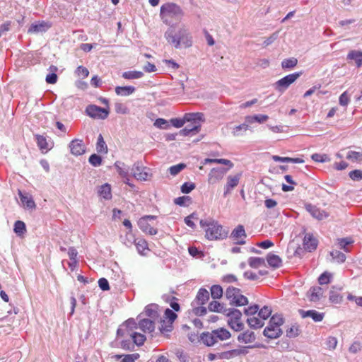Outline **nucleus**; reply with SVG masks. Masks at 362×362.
<instances>
[{"label":"nucleus","mask_w":362,"mask_h":362,"mask_svg":"<svg viewBox=\"0 0 362 362\" xmlns=\"http://www.w3.org/2000/svg\"><path fill=\"white\" fill-rule=\"evenodd\" d=\"M164 37L167 42L176 49L189 48L193 45L192 35L189 29L183 25L177 28H169L165 32Z\"/></svg>","instance_id":"obj_1"},{"label":"nucleus","mask_w":362,"mask_h":362,"mask_svg":"<svg viewBox=\"0 0 362 362\" xmlns=\"http://www.w3.org/2000/svg\"><path fill=\"white\" fill-rule=\"evenodd\" d=\"M159 16L162 22L171 28L182 21L185 11L180 5L167 2L160 6Z\"/></svg>","instance_id":"obj_2"},{"label":"nucleus","mask_w":362,"mask_h":362,"mask_svg":"<svg viewBox=\"0 0 362 362\" xmlns=\"http://www.w3.org/2000/svg\"><path fill=\"white\" fill-rule=\"evenodd\" d=\"M199 223L202 228H205V237L209 240H222L228 237V230L216 221L202 219Z\"/></svg>","instance_id":"obj_3"},{"label":"nucleus","mask_w":362,"mask_h":362,"mask_svg":"<svg viewBox=\"0 0 362 362\" xmlns=\"http://www.w3.org/2000/svg\"><path fill=\"white\" fill-rule=\"evenodd\" d=\"M284 322V320L281 315H274L270 318L268 326L264 329V335L269 339H276L279 337L282 334L280 326L282 325Z\"/></svg>","instance_id":"obj_4"},{"label":"nucleus","mask_w":362,"mask_h":362,"mask_svg":"<svg viewBox=\"0 0 362 362\" xmlns=\"http://www.w3.org/2000/svg\"><path fill=\"white\" fill-rule=\"evenodd\" d=\"M225 296L228 300L229 304L233 306L246 305L249 303L247 298L241 293L240 289L233 286L226 288Z\"/></svg>","instance_id":"obj_5"},{"label":"nucleus","mask_w":362,"mask_h":362,"mask_svg":"<svg viewBox=\"0 0 362 362\" xmlns=\"http://www.w3.org/2000/svg\"><path fill=\"white\" fill-rule=\"evenodd\" d=\"M225 315L229 317L228 324L231 329L235 332L241 331L244 329V323L241 321L242 313L236 308H228Z\"/></svg>","instance_id":"obj_6"},{"label":"nucleus","mask_w":362,"mask_h":362,"mask_svg":"<svg viewBox=\"0 0 362 362\" xmlns=\"http://www.w3.org/2000/svg\"><path fill=\"white\" fill-rule=\"evenodd\" d=\"M133 176L140 181H146L152 177L151 169L142 165L141 162H136L132 168Z\"/></svg>","instance_id":"obj_7"},{"label":"nucleus","mask_w":362,"mask_h":362,"mask_svg":"<svg viewBox=\"0 0 362 362\" xmlns=\"http://www.w3.org/2000/svg\"><path fill=\"white\" fill-rule=\"evenodd\" d=\"M301 74V72H296L283 77L274 83L275 89L279 92L283 93L291 84L294 83Z\"/></svg>","instance_id":"obj_8"},{"label":"nucleus","mask_w":362,"mask_h":362,"mask_svg":"<svg viewBox=\"0 0 362 362\" xmlns=\"http://www.w3.org/2000/svg\"><path fill=\"white\" fill-rule=\"evenodd\" d=\"M86 112L87 115L92 118L102 119H106L109 115V111L107 109L95 105H89L86 107Z\"/></svg>","instance_id":"obj_9"},{"label":"nucleus","mask_w":362,"mask_h":362,"mask_svg":"<svg viewBox=\"0 0 362 362\" xmlns=\"http://www.w3.org/2000/svg\"><path fill=\"white\" fill-rule=\"evenodd\" d=\"M228 171V168L219 167L214 168L211 170L208 175V182L209 184H216L223 179L224 175Z\"/></svg>","instance_id":"obj_10"},{"label":"nucleus","mask_w":362,"mask_h":362,"mask_svg":"<svg viewBox=\"0 0 362 362\" xmlns=\"http://www.w3.org/2000/svg\"><path fill=\"white\" fill-rule=\"evenodd\" d=\"M52 24L49 21H41L35 22L29 27L28 33L30 34L42 33L47 31Z\"/></svg>","instance_id":"obj_11"},{"label":"nucleus","mask_w":362,"mask_h":362,"mask_svg":"<svg viewBox=\"0 0 362 362\" xmlns=\"http://www.w3.org/2000/svg\"><path fill=\"white\" fill-rule=\"evenodd\" d=\"M241 176V173H238L235 175H229L227 177V182L224 187V197H226L228 194H230L231 191L238 185Z\"/></svg>","instance_id":"obj_12"},{"label":"nucleus","mask_w":362,"mask_h":362,"mask_svg":"<svg viewBox=\"0 0 362 362\" xmlns=\"http://www.w3.org/2000/svg\"><path fill=\"white\" fill-rule=\"evenodd\" d=\"M247 237L244 226L238 225L231 233L230 238L235 241L236 244L244 245L245 240H244Z\"/></svg>","instance_id":"obj_13"},{"label":"nucleus","mask_w":362,"mask_h":362,"mask_svg":"<svg viewBox=\"0 0 362 362\" xmlns=\"http://www.w3.org/2000/svg\"><path fill=\"white\" fill-rule=\"evenodd\" d=\"M18 195L22 205L25 209L30 210L35 209L36 204L31 194L27 192H23L19 190Z\"/></svg>","instance_id":"obj_14"},{"label":"nucleus","mask_w":362,"mask_h":362,"mask_svg":"<svg viewBox=\"0 0 362 362\" xmlns=\"http://www.w3.org/2000/svg\"><path fill=\"white\" fill-rule=\"evenodd\" d=\"M305 209L307 211H308L310 215L317 219V220H322L324 218H326L329 216L328 213H327L324 210H321L319 208H317L316 206L313 205L311 204H308L305 205Z\"/></svg>","instance_id":"obj_15"},{"label":"nucleus","mask_w":362,"mask_h":362,"mask_svg":"<svg viewBox=\"0 0 362 362\" xmlns=\"http://www.w3.org/2000/svg\"><path fill=\"white\" fill-rule=\"evenodd\" d=\"M209 299V292L204 288H201L196 296L195 299L192 303V306L203 305Z\"/></svg>","instance_id":"obj_16"},{"label":"nucleus","mask_w":362,"mask_h":362,"mask_svg":"<svg viewBox=\"0 0 362 362\" xmlns=\"http://www.w3.org/2000/svg\"><path fill=\"white\" fill-rule=\"evenodd\" d=\"M71 153L74 156H81L85 153V147L82 140L74 139L69 144Z\"/></svg>","instance_id":"obj_17"},{"label":"nucleus","mask_w":362,"mask_h":362,"mask_svg":"<svg viewBox=\"0 0 362 362\" xmlns=\"http://www.w3.org/2000/svg\"><path fill=\"white\" fill-rule=\"evenodd\" d=\"M323 288L320 286L311 287L307 293V296L312 302L319 301L323 296Z\"/></svg>","instance_id":"obj_18"},{"label":"nucleus","mask_w":362,"mask_h":362,"mask_svg":"<svg viewBox=\"0 0 362 362\" xmlns=\"http://www.w3.org/2000/svg\"><path fill=\"white\" fill-rule=\"evenodd\" d=\"M299 313L303 318L311 317L315 322H320L323 320L324 313H319L315 310H310L305 311L303 310H299Z\"/></svg>","instance_id":"obj_19"},{"label":"nucleus","mask_w":362,"mask_h":362,"mask_svg":"<svg viewBox=\"0 0 362 362\" xmlns=\"http://www.w3.org/2000/svg\"><path fill=\"white\" fill-rule=\"evenodd\" d=\"M317 240L313 235L306 234L303 239V245L306 250L312 252L317 247Z\"/></svg>","instance_id":"obj_20"},{"label":"nucleus","mask_w":362,"mask_h":362,"mask_svg":"<svg viewBox=\"0 0 362 362\" xmlns=\"http://www.w3.org/2000/svg\"><path fill=\"white\" fill-rule=\"evenodd\" d=\"M215 344L220 341H224L231 337L230 332L225 328H218L213 330Z\"/></svg>","instance_id":"obj_21"},{"label":"nucleus","mask_w":362,"mask_h":362,"mask_svg":"<svg viewBox=\"0 0 362 362\" xmlns=\"http://www.w3.org/2000/svg\"><path fill=\"white\" fill-rule=\"evenodd\" d=\"M200 124H189L185 127L180 131V134L187 136L191 135H195L200 130Z\"/></svg>","instance_id":"obj_22"},{"label":"nucleus","mask_w":362,"mask_h":362,"mask_svg":"<svg viewBox=\"0 0 362 362\" xmlns=\"http://www.w3.org/2000/svg\"><path fill=\"white\" fill-rule=\"evenodd\" d=\"M341 286H332L329 291V300L333 303H340L343 300V296L339 293V291L341 290Z\"/></svg>","instance_id":"obj_23"},{"label":"nucleus","mask_w":362,"mask_h":362,"mask_svg":"<svg viewBox=\"0 0 362 362\" xmlns=\"http://www.w3.org/2000/svg\"><path fill=\"white\" fill-rule=\"evenodd\" d=\"M183 117L185 122H190L191 124H199V122L204 120V114L202 112L186 113Z\"/></svg>","instance_id":"obj_24"},{"label":"nucleus","mask_w":362,"mask_h":362,"mask_svg":"<svg viewBox=\"0 0 362 362\" xmlns=\"http://www.w3.org/2000/svg\"><path fill=\"white\" fill-rule=\"evenodd\" d=\"M144 313L147 317H150V319L156 320L159 317L158 305L154 303L146 305Z\"/></svg>","instance_id":"obj_25"},{"label":"nucleus","mask_w":362,"mask_h":362,"mask_svg":"<svg viewBox=\"0 0 362 362\" xmlns=\"http://www.w3.org/2000/svg\"><path fill=\"white\" fill-rule=\"evenodd\" d=\"M139 328L144 332H152L155 329L154 320L151 319H143L139 322Z\"/></svg>","instance_id":"obj_26"},{"label":"nucleus","mask_w":362,"mask_h":362,"mask_svg":"<svg viewBox=\"0 0 362 362\" xmlns=\"http://www.w3.org/2000/svg\"><path fill=\"white\" fill-rule=\"evenodd\" d=\"M138 226L144 233L149 235H156L158 233L157 229L151 227L148 221H146L144 218H140L138 221Z\"/></svg>","instance_id":"obj_27"},{"label":"nucleus","mask_w":362,"mask_h":362,"mask_svg":"<svg viewBox=\"0 0 362 362\" xmlns=\"http://www.w3.org/2000/svg\"><path fill=\"white\" fill-rule=\"evenodd\" d=\"M237 339L239 342L248 344L253 342L255 340L256 337L253 332L247 330L243 333H240L238 336Z\"/></svg>","instance_id":"obj_28"},{"label":"nucleus","mask_w":362,"mask_h":362,"mask_svg":"<svg viewBox=\"0 0 362 362\" xmlns=\"http://www.w3.org/2000/svg\"><path fill=\"white\" fill-rule=\"evenodd\" d=\"M347 59L354 60L358 68L362 66V51L351 50L347 54Z\"/></svg>","instance_id":"obj_29"},{"label":"nucleus","mask_w":362,"mask_h":362,"mask_svg":"<svg viewBox=\"0 0 362 362\" xmlns=\"http://www.w3.org/2000/svg\"><path fill=\"white\" fill-rule=\"evenodd\" d=\"M200 340L207 346H212L215 344L213 330L211 332H204L200 335Z\"/></svg>","instance_id":"obj_30"},{"label":"nucleus","mask_w":362,"mask_h":362,"mask_svg":"<svg viewBox=\"0 0 362 362\" xmlns=\"http://www.w3.org/2000/svg\"><path fill=\"white\" fill-rule=\"evenodd\" d=\"M267 261L269 265L273 268H279L282 265V260L280 257L272 253L267 255Z\"/></svg>","instance_id":"obj_31"},{"label":"nucleus","mask_w":362,"mask_h":362,"mask_svg":"<svg viewBox=\"0 0 362 362\" xmlns=\"http://www.w3.org/2000/svg\"><path fill=\"white\" fill-rule=\"evenodd\" d=\"M208 309L211 312L225 313L227 312V309L224 305L216 300H213L209 303Z\"/></svg>","instance_id":"obj_32"},{"label":"nucleus","mask_w":362,"mask_h":362,"mask_svg":"<svg viewBox=\"0 0 362 362\" xmlns=\"http://www.w3.org/2000/svg\"><path fill=\"white\" fill-rule=\"evenodd\" d=\"M136 88L134 86H117L115 88V93L118 95L128 96L134 93Z\"/></svg>","instance_id":"obj_33"},{"label":"nucleus","mask_w":362,"mask_h":362,"mask_svg":"<svg viewBox=\"0 0 362 362\" xmlns=\"http://www.w3.org/2000/svg\"><path fill=\"white\" fill-rule=\"evenodd\" d=\"M173 328V326L170 322H168L165 319L160 320L159 330L163 334L168 336V333L172 332Z\"/></svg>","instance_id":"obj_34"},{"label":"nucleus","mask_w":362,"mask_h":362,"mask_svg":"<svg viewBox=\"0 0 362 362\" xmlns=\"http://www.w3.org/2000/svg\"><path fill=\"white\" fill-rule=\"evenodd\" d=\"M49 70L51 71V73L47 75L45 81L49 84H54L57 83L58 78V76L56 74L58 68L56 66L52 65L49 66Z\"/></svg>","instance_id":"obj_35"},{"label":"nucleus","mask_w":362,"mask_h":362,"mask_svg":"<svg viewBox=\"0 0 362 362\" xmlns=\"http://www.w3.org/2000/svg\"><path fill=\"white\" fill-rule=\"evenodd\" d=\"M115 166L117 170L119 175L124 179L129 180V168H125V164L120 161H117Z\"/></svg>","instance_id":"obj_36"},{"label":"nucleus","mask_w":362,"mask_h":362,"mask_svg":"<svg viewBox=\"0 0 362 362\" xmlns=\"http://www.w3.org/2000/svg\"><path fill=\"white\" fill-rule=\"evenodd\" d=\"M247 323L252 329H259L264 325V322L261 318L252 317L247 319Z\"/></svg>","instance_id":"obj_37"},{"label":"nucleus","mask_w":362,"mask_h":362,"mask_svg":"<svg viewBox=\"0 0 362 362\" xmlns=\"http://www.w3.org/2000/svg\"><path fill=\"white\" fill-rule=\"evenodd\" d=\"M13 230L18 236L23 237L26 233L25 223L22 221H16L14 223Z\"/></svg>","instance_id":"obj_38"},{"label":"nucleus","mask_w":362,"mask_h":362,"mask_svg":"<svg viewBox=\"0 0 362 362\" xmlns=\"http://www.w3.org/2000/svg\"><path fill=\"white\" fill-rule=\"evenodd\" d=\"M12 318L2 317L1 318V328H4L3 332L5 334H9L13 329L12 323L13 320H11Z\"/></svg>","instance_id":"obj_39"},{"label":"nucleus","mask_w":362,"mask_h":362,"mask_svg":"<svg viewBox=\"0 0 362 362\" xmlns=\"http://www.w3.org/2000/svg\"><path fill=\"white\" fill-rule=\"evenodd\" d=\"M269 117L266 115H255L253 116H247L245 117L246 122L253 123L255 122L263 123L268 119Z\"/></svg>","instance_id":"obj_40"},{"label":"nucleus","mask_w":362,"mask_h":362,"mask_svg":"<svg viewBox=\"0 0 362 362\" xmlns=\"http://www.w3.org/2000/svg\"><path fill=\"white\" fill-rule=\"evenodd\" d=\"M247 354V351L245 349H233L228 351H226L223 353V356L226 358H230L236 356H239L241 355H245Z\"/></svg>","instance_id":"obj_41"},{"label":"nucleus","mask_w":362,"mask_h":362,"mask_svg":"<svg viewBox=\"0 0 362 362\" xmlns=\"http://www.w3.org/2000/svg\"><path fill=\"white\" fill-rule=\"evenodd\" d=\"M96 150L99 153H107V146L103 139L102 134H99L96 144Z\"/></svg>","instance_id":"obj_42"},{"label":"nucleus","mask_w":362,"mask_h":362,"mask_svg":"<svg viewBox=\"0 0 362 362\" xmlns=\"http://www.w3.org/2000/svg\"><path fill=\"white\" fill-rule=\"evenodd\" d=\"M298 64V59L295 57L285 59L281 62V67L284 69H291L294 68Z\"/></svg>","instance_id":"obj_43"},{"label":"nucleus","mask_w":362,"mask_h":362,"mask_svg":"<svg viewBox=\"0 0 362 362\" xmlns=\"http://www.w3.org/2000/svg\"><path fill=\"white\" fill-rule=\"evenodd\" d=\"M144 76V73L139 71H128L122 73V77L125 79H137Z\"/></svg>","instance_id":"obj_44"},{"label":"nucleus","mask_w":362,"mask_h":362,"mask_svg":"<svg viewBox=\"0 0 362 362\" xmlns=\"http://www.w3.org/2000/svg\"><path fill=\"white\" fill-rule=\"evenodd\" d=\"M98 193L105 199H110L112 197L111 187L109 184L103 185L98 191Z\"/></svg>","instance_id":"obj_45"},{"label":"nucleus","mask_w":362,"mask_h":362,"mask_svg":"<svg viewBox=\"0 0 362 362\" xmlns=\"http://www.w3.org/2000/svg\"><path fill=\"white\" fill-rule=\"evenodd\" d=\"M211 296L213 299H219L223 296V288L220 285H213L211 288Z\"/></svg>","instance_id":"obj_46"},{"label":"nucleus","mask_w":362,"mask_h":362,"mask_svg":"<svg viewBox=\"0 0 362 362\" xmlns=\"http://www.w3.org/2000/svg\"><path fill=\"white\" fill-rule=\"evenodd\" d=\"M248 264L250 267L257 269L262 265L265 264L264 259L261 257H251L248 259Z\"/></svg>","instance_id":"obj_47"},{"label":"nucleus","mask_w":362,"mask_h":362,"mask_svg":"<svg viewBox=\"0 0 362 362\" xmlns=\"http://www.w3.org/2000/svg\"><path fill=\"white\" fill-rule=\"evenodd\" d=\"M35 139L37 144V146L42 151H43L44 150L47 151L49 149L48 147L47 139L44 136L36 134Z\"/></svg>","instance_id":"obj_48"},{"label":"nucleus","mask_w":362,"mask_h":362,"mask_svg":"<svg viewBox=\"0 0 362 362\" xmlns=\"http://www.w3.org/2000/svg\"><path fill=\"white\" fill-rule=\"evenodd\" d=\"M130 336L133 340L134 344H136L137 346L143 345L146 339L145 335L138 332H133L130 334Z\"/></svg>","instance_id":"obj_49"},{"label":"nucleus","mask_w":362,"mask_h":362,"mask_svg":"<svg viewBox=\"0 0 362 362\" xmlns=\"http://www.w3.org/2000/svg\"><path fill=\"white\" fill-rule=\"evenodd\" d=\"M134 243L138 252L141 255H144L143 252L145 250H148V243L143 238L135 240Z\"/></svg>","instance_id":"obj_50"},{"label":"nucleus","mask_w":362,"mask_h":362,"mask_svg":"<svg viewBox=\"0 0 362 362\" xmlns=\"http://www.w3.org/2000/svg\"><path fill=\"white\" fill-rule=\"evenodd\" d=\"M286 181L290 184V185H286L283 184L282 190L284 192H290L294 189L293 185H296V182L293 180L292 177L289 175H286L284 177Z\"/></svg>","instance_id":"obj_51"},{"label":"nucleus","mask_w":362,"mask_h":362,"mask_svg":"<svg viewBox=\"0 0 362 362\" xmlns=\"http://www.w3.org/2000/svg\"><path fill=\"white\" fill-rule=\"evenodd\" d=\"M330 256L332 257V259L337 261L339 263L344 262L346 260V255L339 250L331 251Z\"/></svg>","instance_id":"obj_52"},{"label":"nucleus","mask_w":362,"mask_h":362,"mask_svg":"<svg viewBox=\"0 0 362 362\" xmlns=\"http://www.w3.org/2000/svg\"><path fill=\"white\" fill-rule=\"evenodd\" d=\"M346 158L352 162H361L362 161V153L350 151L347 153Z\"/></svg>","instance_id":"obj_53"},{"label":"nucleus","mask_w":362,"mask_h":362,"mask_svg":"<svg viewBox=\"0 0 362 362\" xmlns=\"http://www.w3.org/2000/svg\"><path fill=\"white\" fill-rule=\"evenodd\" d=\"M258 316L262 320H265L269 317L272 314V309L269 306H264L259 310H258Z\"/></svg>","instance_id":"obj_54"},{"label":"nucleus","mask_w":362,"mask_h":362,"mask_svg":"<svg viewBox=\"0 0 362 362\" xmlns=\"http://www.w3.org/2000/svg\"><path fill=\"white\" fill-rule=\"evenodd\" d=\"M354 241L351 238H344L338 239V245L340 249L344 250L345 252H349V250L346 248V246L353 243Z\"/></svg>","instance_id":"obj_55"},{"label":"nucleus","mask_w":362,"mask_h":362,"mask_svg":"<svg viewBox=\"0 0 362 362\" xmlns=\"http://www.w3.org/2000/svg\"><path fill=\"white\" fill-rule=\"evenodd\" d=\"M332 277L331 273L325 272L318 278V282L320 285L328 284Z\"/></svg>","instance_id":"obj_56"},{"label":"nucleus","mask_w":362,"mask_h":362,"mask_svg":"<svg viewBox=\"0 0 362 362\" xmlns=\"http://www.w3.org/2000/svg\"><path fill=\"white\" fill-rule=\"evenodd\" d=\"M115 110L117 113L122 115L128 114L129 112L128 107L122 103H116L115 105Z\"/></svg>","instance_id":"obj_57"},{"label":"nucleus","mask_w":362,"mask_h":362,"mask_svg":"<svg viewBox=\"0 0 362 362\" xmlns=\"http://www.w3.org/2000/svg\"><path fill=\"white\" fill-rule=\"evenodd\" d=\"M177 315H176V313L173 310H170L169 308H167L165 310L164 319L165 320H168V322H170L173 324V322L177 318Z\"/></svg>","instance_id":"obj_58"},{"label":"nucleus","mask_w":362,"mask_h":362,"mask_svg":"<svg viewBox=\"0 0 362 362\" xmlns=\"http://www.w3.org/2000/svg\"><path fill=\"white\" fill-rule=\"evenodd\" d=\"M185 167H186L185 164L179 163L177 165L171 166L169 168V172H170V175L175 176V175H177L180 172H181L184 168H185Z\"/></svg>","instance_id":"obj_59"},{"label":"nucleus","mask_w":362,"mask_h":362,"mask_svg":"<svg viewBox=\"0 0 362 362\" xmlns=\"http://www.w3.org/2000/svg\"><path fill=\"white\" fill-rule=\"evenodd\" d=\"M88 161L94 167L100 166L102 164L101 157L95 153L89 157Z\"/></svg>","instance_id":"obj_60"},{"label":"nucleus","mask_w":362,"mask_h":362,"mask_svg":"<svg viewBox=\"0 0 362 362\" xmlns=\"http://www.w3.org/2000/svg\"><path fill=\"white\" fill-rule=\"evenodd\" d=\"M191 197L189 196H182L174 199V203L177 205L184 206H186V202H191Z\"/></svg>","instance_id":"obj_61"},{"label":"nucleus","mask_w":362,"mask_h":362,"mask_svg":"<svg viewBox=\"0 0 362 362\" xmlns=\"http://www.w3.org/2000/svg\"><path fill=\"white\" fill-rule=\"evenodd\" d=\"M195 184L186 182L181 186V192L184 194H189L195 188Z\"/></svg>","instance_id":"obj_62"},{"label":"nucleus","mask_w":362,"mask_h":362,"mask_svg":"<svg viewBox=\"0 0 362 362\" xmlns=\"http://www.w3.org/2000/svg\"><path fill=\"white\" fill-rule=\"evenodd\" d=\"M259 305L257 304L249 306L248 308H244V313L247 316H251L255 315L259 310Z\"/></svg>","instance_id":"obj_63"},{"label":"nucleus","mask_w":362,"mask_h":362,"mask_svg":"<svg viewBox=\"0 0 362 362\" xmlns=\"http://www.w3.org/2000/svg\"><path fill=\"white\" fill-rule=\"evenodd\" d=\"M20 353L18 351L12 353L9 356L6 358H1V360H4L3 362H18L19 358Z\"/></svg>","instance_id":"obj_64"}]
</instances>
